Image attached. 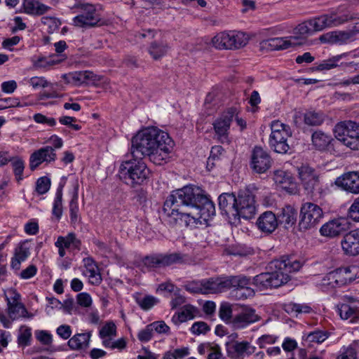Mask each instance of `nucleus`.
<instances>
[{
    "label": "nucleus",
    "instance_id": "obj_44",
    "mask_svg": "<svg viewBox=\"0 0 359 359\" xmlns=\"http://www.w3.org/2000/svg\"><path fill=\"white\" fill-rule=\"evenodd\" d=\"M32 339V329L25 325H22L19 330L18 344L20 346L25 347L30 345Z\"/></svg>",
    "mask_w": 359,
    "mask_h": 359
},
{
    "label": "nucleus",
    "instance_id": "obj_17",
    "mask_svg": "<svg viewBox=\"0 0 359 359\" xmlns=\"http://www.w3.org/2000/svg\"><path fill=\"white\" fill-rule=\"evenodd\" d=\"M62 78L68 83L80 86L82 85L97 86L102 77L90 71H80L72 72L68 74H63Z\"/></svg>",
    "mask_w": 359,
    "mask_h": 359
},
{
    "label": "nucleus",
    "instance_id": "obj_46",
    "mask_svg": "<svg viewBox=\"0 0 359 359\" xmlns=\"http://www.w3.org/2000/svg\"><path fill=\"white\" fill-rule=\"evenodd\" d=\"M343 55L333 56L327 60H323L316 68L317 71L330 70L338 66V62Z\"/></svg>",
    "mask_w": 359,
    "mask_h": 359
},
{
    "label": "nucleus",
    "instance_id": "obj_56",
    "mask_svg": "<svg viewBox=\"0 0 359 359\" xmlns=\"http://www.w3.org/2000/svg\"><path fill=\"white\" fill-rule=\"evenodd\" d=\"M15 107H23V105L20 104V102L18 98L6 97L0 99V109H4L6 108Z\"/></svg>",
    "mask_w": 359,
    "mask_h": 359
},
{
    "label": "nucleus",
    "instance_id": "obj_45",
    "mask_svg": "<svg viewBox=\"0 0 359 359\" xmlns=\"http://www.w3.org/2000/svg\"><path fill=\"white\" fill-rule=\"evenodd\" d=\"M232 36L231 49L242 48L248 42V38L244 32L232 31Z\"/></svg>",
    "mask_w": 359,
    "mask_h": 359
},
{
    "label": "nucleus",
    "instance_id": "obj_64",
    "mask_svg": "<svg viewBox=\"0 0 359 359\" xmlns=\"http://www.w3.org/2000/svg\"><path fill=\"white\" fill-rule=\"evenodd\" d=\"M76 301L79 305L82 307H89L92 304V298L87 292H81L76 296Z\"/></svg>",
    "mask_w": 359,
    "mask_h": 359
},
{
    "label": "nucleus",
    "instance_id": "obj_19",
    "mask_svg": "<svg viewBox=\"0 0 359 359\" xmlns=\"http://www.w3.org/2000/svg\"><path fill=\"white\" fill-rule=\"evenodd\" d=\"M57 155L53 147L46 146L34 151L29 157V168L35 170L43 163H50L56 160Z\"/></svg>",
    "mask_w": 359,
    "mask_h": 359
},
{
    "label": "nucleus",
    "instance_id": "obj_37",
    "mask_svg": "<svg viewBox=\"0 0 359 359\" xmlns=\"http://www.w3.org/2000/svg\"><path fill=\"white\" fill-rule=\"evenodd\" d=\"M232 37V31L220 32L212 38V43L217 49L231 50Z\"/></svg>",
    "mask_w": 359,
    "mask_h": 359
},
{
    "label": "nucleus",
    "instance_id": "obj_35",
    "mask_svg": "<svg viewBox=\"0 0 359 359\" xmlns=\"http://www.w3.org/2000/svg\"><path fill=\"white\" fill-rule=\"evenodd\" d=\"M55 245H60L65 249L71 247L77 250H81V241L76 238L74 233H69L66 236H59L55 243Z\"/></svg>",
    "mask_w": 359,
    "mask_h": 359
},
{
    "label": "nucleus",
    "instance_id": "obj_1",
    "mask_svg": "<svg viewBox=\"0 0 359 359\" xmlns=\"http://www.w3.org/2000/svg\"><path fill=\"white\" fill-rule=\"evenodd\" d=\"M163 210L168 216L176 215V220L190 227L195 226L198 219L207 221L215 215V204L210 196L193 184L173 191L165 200Z\"/></svg>",
    "mask_w": 359,
    "mask_h": 359
},
{
    "label": "nucleus",
    "instance_id": "obj_3",
    "mask_svg": "<svg viewBox=\"0 0 359 359\" xmlns=\"http://www.w3.org/2000/svg\"><path fill=\"white\" fill-rule=\"evenodd\" d=\"M303 262L294 255H283L271 261L269 267L272 271L261 273L252 278V285L259 290L277 288L290 280L289 273L298 271Z\"/></svg>",
    "mask_w": 359,
    "mask_h": 359
},
{
    "label": "nucleus",
    "instance_id": "obj_42",
    "mask_svg": "<svg viewBox=\"0 0 359 359\" xmlns=\"http://www.w3.org/2000/svg\"><path fill=\"white\" fill-rule=\"evenodd\" d=\"M135 302L142 310L149 311L159 303V299L152 295L147 294L142 297H135Z\"/></svg>",
    "mask_w": 359,
    "mask_h": 359
},
{
    "label": "nucleus",
    "instance_id": "obj_22",
    "mask_svg": "<svg viewBox=\"0 0 359 359\" xmlns=\"http://www.w3.org/2000/svg\"><path fill=\"white\" fill-rule=\"evenodd\" d=\"M335 184L348 192L359 194V171L344 173L336 180Z\"/></svg>",
    "mask_w": 359,
    "mask_h": 359
},
{
    "label": "nucleus",
    "instance_id": "obj_54",
    "mask_svg": "<svg viewBox=\"0 0 359 359\" xmlns=\"http://www.w3.org/2000/svg\"><path fill=\"white\" fill-rule=\"evenodd\" d=\"M154 335V331L152 330V327L150 324L147 325L145 328L140 330L137 334V339L142 343H146L149 341Z\"/></svg>",
    "mask_w": 359,
    "mask_h": 359
},
{
    "label": "nucleus",
    "instance_id": "obj_21",
    "mask_svg": "<svg viewBox=\"0 0 359 359\" xmlns=\"http://www.w3.org/2000/svg\"><path fill=\"white\" fill-rule=\"evenodd\" d=\"M347 302L339 304L337 311L343 320L350 319L351 323H356L359 319V307L355 305V299L352 297L345 296Z\"/></svg>",
    "mask_w": 359,
    "mask_h": 359
},
{
    "label": "nucleus",
    "instance_id": "obj_53",
    "mask_svg": "<svg viewBox=\"0 0 359 359\" xmlns=\"http://www.w3.org/2000/svg\"><path fill=\"white\" fill-rule=\"evenodd\" d=\"M52 214L57 218L60 219L62 215V196L55 194L53 201Z\"/></svg>",
    "mask_w": 359,
    "mask_h": 359
},
{
    "label": "nucleus",
    "instance_id": "obj_57",
    "mask_svg": "<svg viewBox=\"0 0 359 359\" xmlns=\"http://www.w3.org/2000/svg\"><path fill=\"white\" fill-rule=\"evenodd\" d=\"M210 330V328L207 323L203 321L195 322L191 327V332L197 335L206 334Z\"/></svg>",
    "mask_w": 359,
    "mask_h": 359
},
{
    "label": "nucleus",
    "instance_id": "obj_25",
    "mask_svg": "<svg viewBox=\"0 0 359 359\" xmlns=\"http://www.w3.org/2000/svg\"><path fill=\"white\" fill-rule=\"evenodd\" d=\"M259 230L262 232L270 234L278 227V219L276 215L271 211H266L260 215L256 222Z\"/></svg>",
    "mask_w": 359,
    "mask_h": 359
},
{
    "label": "nucleus",
    "instance_id": "obj_15",
    "mask_svg": "<svg viewBox=\"0 0 359 359\" xmlns=\"http://www.w3.org/2000/svg\"><path fill=\"white\" fill-rule=\"evenodd\" d=\"M273 159L269 153L261 147H255L250 156V167L254 172L263 174L271 167Z\"/></svg>",
    "mask_w": 359,
    "mask_h": 359
},
{
    "label": "nucleus",
    "instance_id": "obj_2",
    "mask_svg": "<svg viewBox=\"0 0 359 359\" xmlns=\"http://www.w3.org/2000/svg\"><path fill=\"white\" fill-rule=\"evenodd\" d=\"M175 143L168 133L156 127L139 131L131 140L130 155L133 158H147L157 165L168 163Z\"/></svg>",
    "mask_w": 359,
    "mask_h": 359
},
{
    "label": "nucleus",
    "instance_id": "obj_5",
    "mask_svg": "<svg viewBox=\"0 0 359 359\" xmlns=\"http://www.w3.org/2000/svg\"><path fill=\"white\" fill-rule=\"evenodd\" d=\"M271 130L269 140L271 149L281 154L288 153L291 149L288 140L292 135L290 126L276 120L271 122Z\"/></svg>",
    "mask_w": 359,
    "mask_h": 359
},
{
    "label": "nucleus",
    "instance_id": "obj_18",
    "mask_svg": "<svg viewBox=\"0 0 359 359\" xmlns=\"http://www.w3.org/2000/svg\"><path fill=\"white\" fill-rule=\"evenodd\" d=\"M259 320L260 316L256 313L255 309L245 306L232 318L231 323L234 329L240 330L245 328Z\"/></svg>",
    "mask_w": 359,
    "mask_h": 359
},
{
    "label": "nucleus",
    "instance_id": "obj_41",
    "mask_svg": "<svg viewBox=\"0 0 359 359\" xmlns=\"http://www.w3.org/2000/svg\"><path fill=\"white\" fill-rule=\"evenodd\" d=\"M8 311L9 317L13 320L19 318L20 317H32V314H28V312L22 303L11 304L8 306Z\"/></svg>",
    "mask_w": 359,
    "mask_h": 359
},
{
    "label": "nucleus",
    "instance_id": "obj_39",
    "mask_svg": "<svg viewBox=\"0 0 359 359\" xmlns=\"http://www.w3.org/2000/svg\"><path fill=\"white\" fill-rule=\"evenodd\" d=\"M325 119V114L321 111L309 110L304 114V122L309 126H319Z\"/></svg>",
    "mask_w": 359,
    "mask_h": 359
},
{
    "label": "nucleus",
    "instance_id": "obj_50",
    "mask_svg": "<svg viewBox=\"0 0 359 359\" xmlns=\"http://www.w3.org/2000/svg\"><path fill=\"white\" fill-rule=\"evenodd\" d=\"M337 43L345 44L354 41L356 36L353 29L349 31H337Z\"/></svg>",
    "mask_w": 359,
    "mask_h": 359
},
{
    "label": "nucleus",
    "instance_id": "obj_60",
    "mask_svg": "<svg viewBox=\"0 0 359 359\" xmlns=\"http://www.w3.org/2000/svg\"><path fill=\"white\" fill-rule=\"evenodd\" d=\"M348 216L355 222H359V197L355 198L348 210Z\"/></svg>",
    "mask_w": 359,
    "mask_h": 359
},
{
    "label": "nucleus",
    "instance_id": "obj_30",
    "mask_svg": "<svg viewBox=\"0 0 359 359\" xmlns=\"http://www.w3.org/2000/svg\"><path fill=\"white\" fill-rule=\"evenodd\" d=\"M91 336V332L76 334L69 339L67 344L71 350L86 349L89 346Z\"/></svg>",
    "mask_w": 359,
    "mask_h": 359
},
{
    "label": "nucleus",
    "instance_id": "obj_27",
    "mask_svg": "<svg viewBox=\"0 0 359 359\" xmlns=\"http://www.w3.org/2000/svg\"><path fill=\"white\" fill-rule=\"evenodd\" d=\"M219 208L222 214L235 217L236 197L233 194L223 193L218 198Z\"/></svg>",
    "mask_w": 359,
    "mask_h": 359
},
{
    "label": "nucleus",
    "instance_id": "obj_24",
    "mask_svg": "<svg viewBox=\"0 0 359 359\" xmlns=\"http://www.w3.org/2000/svg\"><path fill=\"white\" fill-rule=\"evenodd\" d=\"M348 228V222L344 218H338L323 224L320 232L323 236L334 237L345 232Z\"/></svg>",
    "mask_w": 359,
    "mask_h": 359
},
{
    "label": "nucleus",
    "instance_id": "obj_48",
    "mask_svg": "<svg viewBox=\"0 0 359 359\" xmlns=\"http://www.w3.org/2000/svg\"><path fill=\"white\" fill-rule=\"evenodd\" d=\"M184 287L190 293L205 294L203 279L187 282Z\"/></svg>",
    "mask_w": 359,
    "mask_h": 359
},
{
    "label": "nucleus",
    "instance_id": "obj_28",
    "mask_svg": "<svg viewBox=\"0 0 359 359\" xmlns=\"http://www.w3.org/2000/svg\"><path fill=\"white\" fill-rule=\"evenodd\" d=\"M291 40L285 38H271L263 40L259 43V49L262 51L270 52L273 50H285L292 46Z\"/></svg>",
    "mask_w": 359,
    "mask_h": 359
},
{
    "label": "nucleus",
    "instance_id": "obj_47",
    "mask_svg": "<svg viewBox=\"0 0 359 359\" xmlns=\"http://www.w3.org/2000/svg\"><path fill=\"white\" fill-rule=\"evenodd\" d=\"M310 23V20H307L298 25L294 29V33L299 35V38H306L308 36L313 34L315 32L313 30L312 25H309Z\"/></svg>",
    "mask_w": 359,
    "mask_h": 359
},
{
    "label": "nucleus",
    "instance_id": "obj_63",
    "mask_svg": "<svg viewBox=\"0 0 359 359\" xmlns=\"http://www.w3.org/2000/svg\"><path fill=\"white\" fill-rule=\"evenodd\" d=\"M34 121L38 123L46 124L49 126H54L56 125V120L52 117H47L42 114H36L33 117Z\"/></svg>",
    "mask_w": 359,
    "mask_h": 359
},
{
    "label": "nucleus",
    "instance_id": "obj_55",
    "mask_svg": "<svg viewBox=\"0 0 359 359\" xmlns=\"http://www.w3.org/2000/svg\"><path fill=\"white\" fill-rule=\"evenodd\" d=\"M56 64V62L52 59L46 57H40L34 61L33 65L36 69H48L50 67Z\"/></svg>",
    "mask_w": 359,
    "mask_h": 359
},
{
    "label": "nucleus",
    "instance_id": "obj_12",
    "mask_svg": "<svg viewBox=\"0 0 359 359\" xmlns=\"http://www.w3.org/2000/svg\"><path fill=\"white\" fill-rule=\"evenodd\" d=\"M238 334H232L229 337V341L225 343L227 356L231 359H240L245 355L252 354L255 347L247 341L236 340Z\"/></svg>",
    "mask_w": 359,
    "mask_h": 359
},
{
    "label": "nucleus",
    "instance_id": "obj_31",
    "mask_svg": "<svg viewBox=\"0 0 359 359\" xmlns=\"http://www.w3.org/2000/svg\"><path fill=\"white\" fill-rule=\"evenodd\" d=\"M170 48L166 41H154L149 45L147 51L154 60H159L168 53Z\"/></svg>",
    "mask_w": 359,
    "mask_h": 359
},
{
    "label": "nucleus",
    "instance_id": "obj_13",
    "mask_svg": "<svg viewBox=\"0 0 359 359\" xmlns=\"http://www.w3.org/2000/svg\"><path fill=\"white\" fill-rule=\"evenodd\" d=\"M236 209L238 212L236 217H243L245 219H251L256 212V206L254 195L249 191H242L236 197Z\"/></svg>",
    "mask_w": 359,
    "mask_h": 359
},
{
    "label": "nucleus",
    "instance_id": "obj_4",
    "mask_svg": "<svg viewBox=\"0 0 359 359\" xmlns=\"http://www.w3.org/2000/svg\"><path fill=\"white\" fill-rule=\"evenodd\" d=\"M119 174L125 182L135 187L142 184L149 177V171L142 158L132 157L122 162L119 167Z\"/></svg>",
    "mask_w": 359,
    "mask_h": 359
},
{
    "label": "nucleus",
    "instance_id": "obj_6",
    "mask_svg": "<svg viewBox=\"0 0 359 359\" xmlns=\"http://www.w3.org/2000/svg\"><path fill=\"white\" fill-rule=\"evenodd\" d=\"M335 137L353 150L359 149V125L352 121L338 123L334 128Z\"/></svg>",
    "mask_w": 359,
    "mask_h": 359
},
{
    "label": "nucleus",
    "instance_id": "obj_20",
    "mask_svg": "<svg viewBox=\"0 0 359 359\" xmlns=\"http://www.w3.org/2000/svg\"><path fill=\"white\" fill-rule=\"evenodd\" d=\"M229 276H215L203 279L205 294H218L229 290Z\"/></svg>",
    "mask_w": 359,
    "mask_h": 359
},
{
    "label": "nucleus",
    "instance_id": "obj_14",
    "mask_svg": "<svg viewBox=\"0 0 359 359\" xmlns=\"http://www.w3.org/2000/svg\"><path fill=\"white\" fill-rule=\"evenodd\" d=\"M236 114V107H230L224 111L213 123V128L217 140L222 142H229V131L231 123Z\"/></svg>",
    "mask_w": 359,
    "mask_h": 359
},
{
    "label": "nucleus",
    "instance_id": "obj_51",
    "mask_svg": "<svg viewBox=\"0 0 359 359\" xmlns=\"http://www.w3.org/2000/svg\"><path fill=\"white\" fill-rule=\"evenodd\" d=\"M51 185L50 179L46 176L39 177L36 182V191L40 194L47 193Z\"/></svg>",
    "mask_w": 359,
    "mask_h": 359
},
{
    "label": "nucleus",
    "instance_id": "obj_16",
    "mask_svg": "<svg viewBox=\"0 0 359 359\" xmlns=\"http://www.w3.org/2000/svg\"><path fill=\"white\" fill-rule=\"evenodd\" d=\"M301 184L308 194H313L319 187V176L316 170L308 164L297 167Z\"/></svg>",
    "mask_w": 359,
    "mask_h": 359
},
{
    "label": "nucleus",
    "instance_id": "obj_61",
    "mask_svg": "<svg viewBox=\"0 0 359 359\" xmlns=\"http://www.w3.org/2000/svg\"><path fill=\"white\" fill-rule=\"evenodd\" d=\"M29 83L34 89L46 88L49 85V82L43 76H33L29 79Z\"/></svg>",
    "mask_w": 359,
    "mask_h": 359
},
{
    "label": "nucleus",
    "instance_id": "obj_36",
    "mask_svg": "<svg viewBox=\"0 0 359 359\" xmlns=\"http://www.w3.org/2000/svg\"><path fill=\"white\" fill-rule=\"evenodd\" d=\"M74 185V193L72 197V199L69 202V217L71 222L73 224H76L79 220V204H78V200H79V183L78 181L76 180Z\"/></svg>",
    "mask_w": 359,
    "mask_h": 359
},
{
    "label": "nucleus",
    "instance_id": "obj_8",
    "mask_svg": "<svg viewBox=\"0 0 359 359\" xmlns=\"http://www.w3.org/2000/svg\"><path fill=\"white\" fill-rule=\"evenodd\" d=\"M187 259L188 256L181 252L156 253L145 256L142 258V262L149 269H156L168 266L174 264H182Z\"/></svg>",
    "mask_w": 359,
    "mask_h": 359
},
{
    "label": "nucleus",
    "instance_id": "obj_52",
    "mask_svg": "<svg viewBox=\"0 0 359 359\" xmlns=\"http://www.w3.org/2000/svg\"><path fill=\"white\" fill-rule=\"evenodd\" d=\"M116 327L112 321L107 322L100 330L99 336L101 339H104L107 337L116 336Z\"/></svg>",
    "mask_w": 359,
    "mask_h": 359
},
{
    "label": "nucleus",
    "instance_id": "obj_38",
    "mask_svg": "<svg viewBox=\"0 0 359 359\" xmlns=\"http://www.w3.org/2000/svg\"><path fill=\"white\" fill-rule=\"evenodd\" d=\"M311 140L313 146L318 150L327 149L333 140L331 135H329L321 130H317L312 134Z\"/></svg>",
    "mask_w": 359,
    "mask_h": 359
},
{
    "label": "nucleus",
    "instance_id": "obj_10",
    "mask_svg": "<svg viewBox=\"0 0 359 359\" xmlns=\"http://www.w3.org/2000/svg\"><path fill=\"white\" fill-rule=\"evenodd\" d=\"M229 290L233 288L232 295L237 299H246L255 295L254 290L250 287L252 285V278L245 275L229 276Z\"/></svg>",
    "mask_w": 359,
    "mask_h": 359
},
{
    "label": "nucleus",
    "instance_id": "obj_58",
    "mask_svg": "<svg viewBox=\"0 0 359 359\" xmlns=\"http://www.w3.org/2000/svg\"><path fill=\"white\" fill-rule=\"evenodd\" d=\"M14 174L17 180L19 182L22 180V173L25 168L24 161L21 159H17L12 163Z\"/></svg>",
    "mask_w": 359,
    "mask_h": 359
},
{
    "label": "nucleus",
    "instance_id": "obj_7",
    "mask_svg": "<svg viewBox=\"0 0 359 359\" xmlns=\"http://www.w3.org/2000/svg\"><path fill=\"white\" fill-rule=\"evenodd\" d=\"M299 229L301 231L315 228L323 217L322 208L317 204L307 202L302 204L300 210Z\"/></svg>",
    "mask_w": 359,
    "mask_h": 359
},
{
    "label": "nucleus",
    "instance_id": "obj_23",
    "mask_svg": "<svg viewBox=\"0 0 359 359\" xmlns=\"http://www.w3.org/2000/svg\"><path fill=\"white\" fill-rule=\"evenodd\" d=\"M343 251L346 255L356 256L359 255V229L352 230L346 233L341 241Z\"/></svg>",
    "mask_w": 359,
    "mask_h": 359
},
{
    "label": "nucleus",
    "instance_id": "obj_33",
    "mask_svg": "<svg viewBox=\"0 0 359 359\" xmlns=\"http://www.w3.org/2000/svg\"><path fill=\"white\" fill-rule=\"evenodd\" d=\"M332 272V280H334L336 287H341L351 283L353 278L350 276L351 269L349 267L339 268Z\"/></svg>",
    "mask_w": 359,
    "mask_h": 359
},
{
    "label": "nucleus",
    "instance_id": "obj_49",
    "mask_svg": "<svg viewBox=\"0 0 359 359\" xmlns=\"http://www.w3.org/2000/svg\"><path fill=\"white\" fill-rule=\"evenodd\" d=\"M327 337L328 334L327 332L316 330L309 333L305 338L303 337V339L309 343L320 344L327 339Z\"/></svg>",
    "mask_w": 359,
    "mask_h": 359
},
{
    "label": "nucleus",
    "instance_id": "obj_29",
    "mask_svg": "<svg viewBox=\"0 0 359 359\" xmlns=\"http://www.w3.org/2000/svg\"><path fill=\"white\" fill-rule=\"evenodd\" d=\"M278 224H283L284 228L289 229L297 222V211L291 205L283 208L276 215Z\"/></svg>",
    "mask_w": 359,
    "mask_h": 359
},
{
    "label": "nucleus",
    "instance_id": "obj_40",
    "mask_svg": "<svg viewBox=\"0 0 359 359\" xmlns=\"http://www.w3.org/2000/svg\"><path fill=\"white\" fill-rule=\"evenodd\" d=\"M273 180L277 184L281 186V187L285 190L292 189L291 185H294V179L290 172L282 170H278L274 171Z\"/></svg>",
    "mask_w": 359,
    "mask_h": 359
},
{
    "label": "nucleus",
    "instance_id": "obj_26",
    "mask_svg": "<svg viewBox=\"0 0 359 359\" xmlns=\"http://www.w3.org/2000/svg\"><path fill=\"white\" fill-rule=\"evenodd\" d=\"M200 315L199 309L191 305L185 304L180 308V311L176 312L172 317V322L177 325L187 320H192Z\"/></svg>",
    "mask_w": 359,
    "mask_h": 359
},
{
    "label": "nucleus",
    "instance_id": "obj_34",
    "mask_svg": "<svg viewBox=\"0 0 359 359\" xmlns=\"http://www.w3.org/2000/svg\"><path fill=\"white\" fill-rule=\"evenodd\" d=\"M30 255L29 248L26 246V242L21 243L15 250L14 257L11 259V266L15 270H19L21 263L25 262Z\"/></svg>",
    "mask_w": 359,
    "mask_h": 359
},
{
    "label": "nucleus",
    "instance_id": "obj_11",
    "mask_svg": "<svg viewBox=\"0 0 359 359\" xmlns=\"http://www.w3.org/2000/svg\"><path fill=\"white\" fill-rule=\"evenodd\" d=\"M352 19L353 18L349 14L339 16L335 13H331L309 19L311 22L309 25H312L313 30L316 33L327 28L339 26Z\"/></svg>",
    "mask_w": 359,
    "mask_h": 359
},
{
    "label": "nucleus",
    "instance_id": "obj_32",
    "mask_svg": "<svg viewBox=\"0 0 359 359\" xmlns=\"http://www.w3.org/2000/svg\"><path fill=\"white\" fill-rule=\"evenodd\" d=\"M23 8L25 13L32 15H42L51 9V7L46 6L36 0H24Z\"/></svg>",
    "mask_w": 359,
    "mask_h": 359
},
{
    "label": "nucleus",
    "instance_id": "obj_43",
    "mask_svg": "<svg viewBox=\"0 0 359 359\" xmlns=\"http://www.w3.org/2000/svg\"><path fill=\"white\" fill-rule=\"evenodd\" d=\"M284 309L289 314H294L296 316L302 313H309L311 311V308L306 304H300L292 302L285 304Z\"/></svg>",
    "mask_w": 359,
    "mask_h": 359
},
{
    "label": "nucleus",
    "instance_id": "obj_9",
    "mask_svg": "<svg viewBox=\"0 0 359 359\" xmlns=\"http://www.w3.org/2000/svg\"><path fill=\"white\" fill-rule=\"evenodd\" d=\"M80 14L73 18V24L79 27L90 28L100 25L101 17L95 6L90 4L77 6Z\"/></svg>",
    "mask_w": 359,
    "mask_h": 359
},
{
    "label": "nucleus",
    "instance_id": "obj_62",
    "mask_svg": "<svg viewBox=\"0 0 359 359\" xmlns=\"http://www.w3.org/2000/svg\"><path fill=\"white\" fill-rule=\"evenodd\" d=\"M331 276H332V274L330 271L322 278L320 282L318 283L322 290H329L336 287L334 281V280H332Z\"/></svg>",
    "mask_w": 359,
    "mask_h": 359
},
{
    "label": "nucleus",
    "instance_id": "obj_59",
    "mask_svg": "<svg viewBox=\"0 0 359 359\" xmlns=\"http://www.w3.org/2000/svg\"><path fill=\"white\" fill-rule=\"evenodd\" d=\"M35 336L38 341L44 345H49L52 343L53 338L50 333L46 330H37Z\"/></svg>",
    "mask_w": 359,
    "mask_h": 359
}]
</instances>
